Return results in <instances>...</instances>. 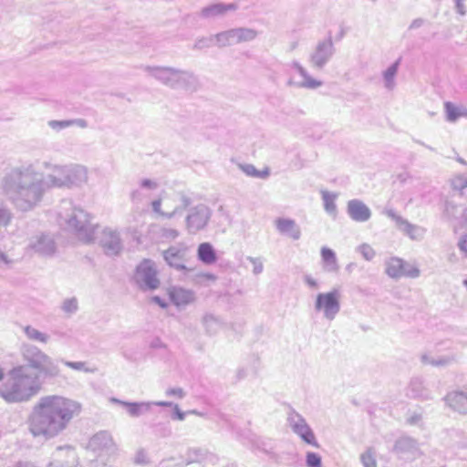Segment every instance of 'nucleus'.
Segmentation results:
<instances>
[{
    "instance_id": "16",
    "label": "nucleus",
    "mask_w": 467,
    "mask_h": 467,
    "mask_svg": "<svg viewBox=\"0 0 467 467\" xmlns=\"http://www.w3.org/2000/svg\"><path fill=\"white\" fill-rule=\"evenodd\" d=\"M106 236L109 237V242H105V245L109 250L117 253L120 249V241L119 236L113 232L106 234Z\"/></svg>"
},
{
    "instance_id": "14",
    "label": "nucleus",
    "mask_w": 467,
    "mask_h": 467,
    "mask_svg": "<svg viewBox=\"0 0 467 467\" xmlns=\"http://www.w3.org/2000/svg\"><path fill=\"white\" fill-rule=\"evenodd\" d=\"M467 400V395L463 392H452L447 395L446 401L449 406L458 409L461 404Z\"/></svg>"
},
{
    "instance_id": "5",
    "label": "nucleus",
    "mask_w": 467,
    "mask_h": 467,
    "mask_svg": "<svg viewBox=\"0 0 467 467\" xmlns=\"http://www.w3.org/2000/svg\"><path fill=\"white\" fill-rule=\"evenodd\" d=\"M316 307L323 311L325 316L332 318L339 310L338 295L336 291L319 294L317 297Z\"/></svg>"
},
{
    "instance_id": "19",
    "label": "nucleus",
    "mask_w": 467,
    "mask_h": 467,
    "mask_svg": "<svg viewBox=\"0 0 467 467\" xmlns=\"http://www.w3.org/2000/svg\"><path fill=\"white\" fill-rule=\"evenodd\" d=\"M244 171L248 175L258 178H266L270 174V170L267 167L262 171H258L254 166H247Z\"/></svg>"
},
{
    "instance_id": "23",
    "label": "nucleus",
    "mask_w": 467,
    "mask_h": 467,
    "mask_svg": "<svg viewBox=\"0 0 467 467\" xmlns=\"http://www.w3.org/2000/svg\"><path fill=\"white\" fill-rule=\"evenodd\" d=\"M403 230L411 238H417L419 236V234H420L419 229L416 226L411 225L410 223H405L403 225Z\"/></svg>"
},
{
    "instance_id": "1",
    "label": "nucleus",
    "mask_w": 467,
    "mask_h": 467,
    "mask_svg": "<svg viewBox=\"0 0 467 467\" xmlns=\"http://www.w3.org/2000/svg\"><path fill=\"white\" fill-rule=\"evenodd\" d=\"M26 365L10 369L4 379L0 368V396L8 402L27 401L36 396L42 389L41 376L52 375L51 361L40 350L28 351L26 355Z\"/></svg>"
},
{
    "instance_id": "7",
    "label": "nucleus",
    "mask_w": 467,
    "mask_h": 467,
    "mask_svg": "<svg viewBox=\"0 0 467 467\" xmlns=\"http://www.w3.org/2000/svg\"><path fill=\"white\" fill-rule=\"evenodd\" d=\"M210 217L207 208H196L187 217L188 226L193 230L203 228Z\"/></svg>"
},
{
    "instance_id": "33",
    "label": "nucleus",
    "mask_w": 467,
    "mask_h": 467,
    "mask_svg": "<svg viewBox=\"0 0 467 467\" xmlns=\"http://www.w3.org/2000/svg\"><path fill=\"white\" fill-rule=\"evenodd\" d=\"M67 365H68L69 367H71V368H78V367H77L75 364H73V363H67Z\"/></svg>"
},
{
    "instance_id": "28",
    "label": "nucleus",
    "mask_w": 467,
    "mask_h": 467,
    "mask_svg": "<svg viewBox=\"0 0 467 467\" xmlns=\"http://www.w3.org/2000/svg\"><path fill=\"white\" fill-rule=\"evenodd\" d=\"M169 393L173 394V395L178 396V397H182L183 396V391H182V389H171L169 391Z\"/></svg>"
},
{
    "instance_id": "6",
    "label": "nucleus",
    "mask_w": 467,
    "mask_h": 467,
    "mask_svg": "<svg viewBox=\"0 0 467 467\" xmlns=\"http://www.w3.org/2000/svg\"><path fill=\"white\" fill-rule=\"evenodd\" d=\"M332 47L333 43L329 39L319 43L311 55L312 64L320 67L327 63L332 54Z\"/></svg>"
},
{
    "instance_id": "35",
    "label": "nucleus",
    "mask_w": 467,
    "mask_h": 467,
    "mask_svg": "<svg viewBox=\"0 0 467 467\" xmlns=\"http://www.w3.org/2000/svg\"><path fill=\"white\" fill-rule=\"evenodd\" d=\"M464 285L467 287V279L463 282Z\"/></svg>"
},
{
    "instance_id": "3",
    "label": "nucleus",
    "mask_w": 467,
    "mask_h": 467,
    "mask_svg": "<svg viewBox=\"0 0 467 467\" xmlns=\"http://www.w3.org/2000/svg\"><path fill=\"white\" fill-rule=\"evenodd\" d=\"M135 280L142 288L157 289L160 280L155 264L150 259H143L136 267Z\"/></svg>"
},
{
    "instance_id": "27",
    "label": "nucleus",
    "mask_w": 467,
    "mask_h": 467,
    "mask_svg": "<svg viewBox=\"0 0 467 467\" xmlns=\"http://www.w3.org/2000/svg\"><path fill=\"white\" fill-rule=\"evenodd\" d=\"M130 412L133 416H138L140 414V406L137 404H132L130 406Z\"/></svg>"
},
{
    "instance_id": "26",
    "label": "nucleus",
    "mask_w": 467,
    "mask_h": 467,
    "mask_svg": "<svg viewBox=\"0 0 467 467\" xmlns=\"http://www.w3.org/2000/svg\"><path fill=\"white\" fill-rule=\"evenodd\" d=\"M241 36L245 39L253 38L255 36V33L252 30H242Z\"/></svg>"
},
{
    "instance_id": "34",
    "label": "nucleus",
    "mask_w": 467,
    "mask_h": 467,
    "mask_svg": "<svg viewBox=\"0 0 467 467\" xmlns=\"http://www.w3.org/2000/svg\"><path fill=\"white\" fill-rule=\"evenodd\" d=\"M309 284H310L311 285H313V286H314V285H316V282H315V281H309Z\"/></svg>"
},
{
    "instance_id": "22",
    "label": "nucleus",
    "mask_w": 467,
    "mask_h": 467,
    "mask_svg": "<svg viewBox=\"0 0 467 467\" xmlns=\"http://www.w3.org/2000/svg\"><path fill=\"white\" fill-rule=\"evenodd\" d=\"M26 333L28 336V337H30L32 339H35V340L45 342L46 339H47V337H46V336L44 334H42L41 332L36 330L35 328L26 327Z\"/></svg>"
},
{
    "instance_id": "4",
    "label": "nucleus",
    "mask_w": 467,
    "mask_h": 467,
    "mask_svg": "<svg viewBox=\"0 0 467 467\" xmlns=\"http://www.w3.org/2000/svg\"><path fill=\"white\" fill-rule=\"evenodd\" d=\"M386 274L391 278H400L402 276L417 277L420 271L414 265H410L399 257H391L386 262Z\"/></svg>"
},
{
    "instance_id": "12",
    "label": "nucleus",
    "mask_w": 467,
    "mask_h": 467,
    "mask_svg": "<svg viewBox=\"0 0 467 467\" xmlns=\"http://www.w3.org/2000/svg\"><path fill=\"white\" fill-rule=\"evenodd\" d=\"M277 229L285 234H289L294 238H298L299 231L296 227L295 222L288 219H278L276 221Z\"/></svg>"
},
{
    "instance_id": "11",
    "label": "nucleus",
    "mask_w": 467,
    "mask_h": 467,
    "mask_svg": "<svg viewBox=\"0 0 467 467\" xmlns=\"http://www.w3.org/2000/svg\"><path fill=\"white\" fill-rule=\"evenodd\" d=\"M198 257L206 265L213 264L216 261V254L213 245L209 243H202L198 247Z\"/></svg>"
},
{
    "instance_id": "8",
    "label": "nucleus",
    "mask_w": 467,
    "mask_h": 467,
    "mask_svg": "<svg viewBox=\"0 0 467 467\" xmlns=\"http://www.w3.org/2000/svg\"><path fill=\"white\" fill-rule=\"evenodd\" d=\"M349 216L358 222H365L370 217L369 209L360 201L353 200L348 203Z\"/></svg>"
},
{
    "instance_id": "25",
    "label": "nucleus",
    "mask_w": 467,
    "mask_h": 467,
    "mask_svg": "<svg viewBox=\"0 0 467 467\" xmlns=\"http://www.w3.org/2000/svg\"><path fill=\"white\" fill-rule=\"evenodd\" d=\"M161 200L153 201V202H152V208H153V210H154L156 213H161V214L164 215V214H166V213L161 210Z\"/></svg>"
},
{
    "instance_id": "24",
    "label": "nucleus",
    "mask_w": 467,
    "mask_h": 467,
    "mask_svg": "<svg viewBox=\"0 0 467 467\" xmlns=\"http://www.w3.org/2000/svg\"><path fill=\"white\" fill-rule=\"evenodd\" d=\"M459 247L462 253L467 256V234L462 237L459 242Z\"/></svg>"
},
{
    "instance_id": "21",
    "label": "nucleus",
    "mask_w": 467,
    "mask_h": 467,
    "mask_svg": "<svg viewBox=\"0 0 467 467\" xmlns=\"http://www.w3.org/2000/svg\"><path fill=\"white\" fill-rule=\"evenodd\" d=\"M359 252L366 260H371L376 254L374 249L367 244L359 246Z\"/></svg>"
},
{
    "instance_id": "30",
    "label": "nucleus",
    "mask_w": 467,
    "mask_h": 467,
    "mask_svg": "<svg viewBox=\"0 0 467 467\" xmlns=\"http://www.w3.org/2000/svg\"><path fill=\"white\" fill-rule=\"evenodd\" d=\"M152 300H153L154 302H156L157 304H159L161 307H166V306H167V305H166L164 302H162V301L160 299V297H158V296H154V297L152 298Z\"/></svg>"
},
{
    "instance_id": "18",
    "label": "nucleus",
    "mask_w": 467,
    "mask_h": 467,
    "mask_svg": "<svg viewBox=\"0 0 467 467\" xmlns=\"http://www.w3.org/2000/svg\"><path fill=\"white\" fill-rule=\"evenodd\" d=\"M361 461L365 467H377L376 455L372 450H368L361 455Z\"/></svg>"
},
{
    "instance_id": "20",
    "label": "nucleus",
    "mask_w": 467,
    "mask_h": 467,
    "mask_svg": "<svg viewBox=\"0 0 467 467\" xmlns=\"http://www.w3.org/2000/svg\"><path fill=\"white\" fill-rule=\"evenodd\" d=\"M306 460L308 467H321V457L315 452H308Z\"/></svg>"
},
{
    "instance_id": "17",
    "label": "nucleus",
    "mask_w": 467,
    "mask_h": 467,
    "mask_svg": "<svg viewBox=\"0 0 467 467\" xmlns=\"http://www.w3.org/2000/svg\"><path fill=\"white\" fill-rule=\"evenodd\" d=\"M445 109H446L447 119L450 121H455L461 116L465 115V113L461 112L460 109L451 102L445 103Z\"/></svg>"
},
{
    "instance_id": "9",
    "label": "nucleus",
    "mask_w": 467,
    "mask_h": 467,
    "mask_svg": "<svg viewBox=\"0 0 467 467\" xmlns=\"http://www.w3.org/2000/svg\"><path fill=\"white\" fill-rule=\"evenodd\" d=\"M169 296L176 306H185L194 300L193 293L182 287H171L169 290Z\"/></svg>"
},
{
    "instance_id": "31",
    "label": "nucleus",
    "mask_w": 467,
    "mask_h": 467,
    "mask_svg": "<svg viewBox=\"0 0 467 467\" xmlns=\"http://www.w3.org/2000/svg\"><path fill=\"white\" fill-rule=\"evenodd\" d=\"M203 276H204L206 279H208V280H213H213H215V276H214L213 275H212V274H206V275H204Z\"/></svg>"
},
{
    "instance_id": "32",
    "label": "nucleus",
    "mask_w": 467,
    "mask_h": 467,
    "mask_svg": "<svg viewBox=\"0 0 467 467\" xmlns=\"http://www.w3.org/2000/svg\"><path fill=\"white\" fill-rule=\"evenodd\" d=\"M177 415H178V419L179 420H183V414L182 413L178 412Z\"/></svg>"
},
{
    "instance_id": "2",
    "label": "nucleus",
    "mask_w": 467,
    "mask_h": 467,
    "mask_svg": "<svg viewBox=\"0 0 467 467\" xmlns=\"http://www.w3.org/2000/svg\"><path fill=\"white\" fill-rule=\"evenodd\" d=\"M80 411V404L73 400L59 395L44 396L32 408L27 420L28 430L35 437L57 436Z\"/></svg>"
},
{
    "instance_id": "15",
    "label": "nucleus",
    "mask_w": 467,
    "mask_h": 467,
    "mask_svg": "<svg viewBox=\"0 0 467 467\" xmlns=\"http://www.w3.org/2000/svg\"><path fill=\"white\" fill-rule=\"evenodd\" d=\"M321 256H322L323 261L327 265L331 266L334 269L337 268L336 255H335V253L331 249L327 248V247L322 248Z\"/></svg>"
},
{
    "instance_id": "10",
    "label": "nucleus",
    "mask_w": 467,
    "mask_h": 467,
    "mask_svg": "<svg viewBox=\"0 0 467 467\" xmlns=\"http://www.w3.org/2000/svg\"><path fill=\"white\" fill-rule=\"evenodd\" d=\"M294 431L301 437V439L306 442L307 444L312 445L313 447L318 448L319 444L317 441L315 434L313 431L309 428L306 423H298L294 427Z\"/></svg>"
},
{
    "instance_id": "29",
    "label": "nucleus",
    "mask_w": 467,
    "mask_h": 467,
    "mask_svg": "<svg viewBox=\"0 0 467 467\" xmlns=\"http://www.w3.org/2000/svg\"><path fill=\"white\" fill-rule=\"evenodd\" d=\"M320 84L321 83L319 81L310 80L306 83V86L309 88H317V87L320 86Z\"/></svg>"
},
{
    "instance_id": "13",
    "label": "nucleus",
    "mask_w": 467,
    "mask_h": 467,
    "mask_svg": "<svg viewBox=\"0 0 467 467\" xmlns=\"http://www.w3.org/2000/svg\"><path fill=\"white\" fill-rule=\"evenodd\" d=\"M164 258L171 265L180 267L182 266L183 253L177 248L171 247L164 252Z\"/></svg>"
}]
</instances>
